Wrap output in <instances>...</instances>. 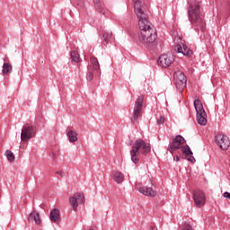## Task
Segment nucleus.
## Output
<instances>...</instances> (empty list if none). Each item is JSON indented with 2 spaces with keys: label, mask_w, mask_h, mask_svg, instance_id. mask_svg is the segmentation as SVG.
<instances>
[{
  "label": "nucleus",
  "mask_w": 230,
  "mask_h": 230,
  "mask_svg": "<svg viewBox=\"0 0 230 230\" xmlns=\"http://www.w3.org/2000/svg\"><path fill=\"white\" fill-rule=\"evenodd\" d=\"M157 230V229H156Z\"/></svg>",
  "instance_id": "34"
},
{
  "label": "nucleus",
  "mask_w": 230,
  "mask_h": 230,
  "mask_svg": "<svg viewBox=\"0 0 230 230\" xmlns=\"http://www.w3.org/2000/svg\"><path fill=\"white\" fill-rule=\"evenodd\" d=\"M173 161H176V163H179L181 161V158L179 157V155H174Z\"/></svg>",
  "instance_id": "31"
},
{
  "label": "nucleus",
  "mask_w": 230,
  "mask_h": 230,
  "mask_svg": "<svg viewBox=\"0 0 230 230\" xmlns=\"http://www.w3.org/2000/svg\"><path fill=\"white\" fill-rule=\"evenodd\" d=\"M5 156L7 158V161H14L15 160V155H13V153L10 150L5 151Z\"/></svg>",
  "instance_id": "24"
},
{
  "label": "nucleus",
  "mask_w": 230,
  "mask_h": 230,
  "mask_svg": "<svg viewBox=\"0 0 230 230\" xmlns=\"http://www.w3.org/2000/svg\"><path fill=\"white\" fill-rule=\"evenodd\" d=\"M186 143V140L182 137V136L178 135L172 140V145L170 146L171 150H179V148H182L183 144Z\"/></svg>",
  "instance_id": "12"
},
{
  "label": "nucleus",
  "mask_w": 230,
  "mask_h": 230,
  "mask_svg": "<svg viewBox=\"0 0 230 230\" xmlns=\"http://www.w3.org/2000/svg\"><path fill=\"white\" fill-rule=\"evenodd\" d=\"M188 19L195 31H206V22L202 15V0L188 1Z\"/></svg>",
  "instance_id": "2"
},
{
  "label": "nucleus",
  "mask_w": 230,
  "mask_h": 230,
  "mask_svg": "<svg viewBox=\"0 0 230 230\" xmlns=\"http://www.w3.org/2000/svg\"><path fill=\"white\" fill-rule=\"evenodd\" d=\"M182 55L184 57H191L193 55V51L188 48V46L183 45Z\"/></svg>",
  "instance_id": "20"
},
{
  "label": "nucleus",
  "mask_w": 230,
  "mask_h": 230,
  "mask_svg": "<svg viewBox=\"0 0 230 230\" xmlns=\"http://www.w3.org/2000/svg\"><path fill=\"white\" fill-rule=\"evenodd\" d=\"M173 76L176 89H179V91H184V89H186V84L188 83L186 75L181 71H178L173 75Z\"/></svg>",
  "instance_id": "7"
},
{
  "label": "nucleus",
  "mask_w": 230,
  "mask_h": 230,
  "mask_svg": "<svg viewBox=\"0 0 230 230\" xmlns=\"http://www.w3.org/2000/svg\"><path fill=\"white\" fill-rule=\"evenodd\" d=\"M13 69V68L12 66V64H10V63H4L3 64L2 73H3V75H8L9 73H12Z\"/></svg>",
  "instance_id": "18"
},
{
  "label": "nucleus",
  "mask_w": 230,
  "mask_h": 230,
  "mask_svg": "<svg viewBox=\"0 0 230 230\" xmlns=\"http://www.w3.org/2000/svg\"><path fill=\"white\" fill-rule=\"evenodd\" d=\"M90 62L93 65V68L94 71H99L100 69V63L98 62V58L92 57L90 58Z\"/></svg>",
  "instance_id": "19"
},
{
  "label": "nucleus",
  "mask_w": 230,
  "mask_h": 230,
  "mask_svg": "<svg viewBox=\"0 0 230 230\" xmlns=\"http://www.w3.org/2000/svg\"><path fill=\"white\" fill-rule=\"evenodd\" d=\"M181 152L185 155H193V152L191 151V149L189 147V146H185L181 147Z\"/></svg>",
  "instance_id": "23"
},
{
  "label": "nucleus",
  "mask_w": 230,
  "mask_h": 230,
  "mask_svg": "<svg viewBox=\"0 0 230 230\" xmlns=\"http://www.w3.org/2000/svg\"><path fill=\"white\" fill-rule=\"evenodd\" d=\"M152 147L149 143L145 142V140L138 138L135 141L132 148L130 150L131 161L134 164L139 163V155H146L150 154Z\"/></svg>",
  "instance_id": "3"
},
{
  "label": "nucleus",
  "mask_w": 230,
  "mask_h": 230,
  "mask_svg": "<svg viewBox=\"0 0 230 230\" xmlns=\"http://www.w3.org/2000/svg\"><path fill=\"white\" fill-rule=\"evenodd\" d=\"M135 13L138 19V28L140 33L138 40L144 46L148 44H154L157 39V32H155V27L148 21V15L141 7V2L139 0H133Z\"/></svg>",
  "instance_id": "1"
},
{
  "label": "nucleus",
  "mask_w": 230,
  "mask_h": 230,
  "mask_svg": "<svg viewBox=\"0 0 230 230\" xmlns=\"http://www.w3.org/2000/svg\"><path fill=\"white\" fill-rule=\"evenodd\" d=\"M194 107L197 112V122L199 125L206 126L208 125V114L206 113V111L204 110V106L202 105V102L200 100L197 99L194 101Z\"/></svg>",
  "instance_id": "4"
},
{
  "label": "nucleus",
  "mask_w": 230,
  "mask_h": 230,
  "mask_svg": "<svg viewBox=\"0 0 230 230\" xmlns=\"http://www.w3.org/2000/svg\"><path fill=\"white\" fill-rule=\"evenodd\" d=\"M138 191L142 193V195H146V197H155V195H157V192L150 187H140Z\"/></svg>",
  "instance_id": "13"
},
{
  "label": "nucleus",
  "mask_w": 230,
  "mask_h": 230,
  "mask_svg": "<svg viewBox=\"0 0 230 230\" xmlns=\"http://www.w3.org/2000/svg\"><path fill=\"white\" fill-rule=\"evenodd\" d=\"M96 8H102V4H100V0H95Z\"/></svg>",
  "instance_id": "30"
},
{
  "label": "nucleus",
  "mask_w": 230,
  "mask_h": 230,
  "mask_svg": "<svg viewBox=\"0 0 230 230\" xmlns=\"http://www.w3.org/2000/svg\"><path fill=\"white\" fill-rule=\"evenodd\" d=\"M194 204L197 208H202L206 204V195L202 190L193 191Z\"/></svg>",
  "instance_id": "10"
},
{
  "label": "nucleus",
  "mask_w": 230,
  "mask_h": 230,
  "mask_svg": "<svg viewBox=\"0 0 230 230\" xmlns=\"http://www.w3.org/2000/svg\"><path fill=\"white\" fill-rule=\"evenodd\" d=\"M164 123V117H160V119L157 120V125H163Z\"/></svg>",
  "instance_id": "28"
},
{
  "label": "nucleus",
  "mask_w": 230,
  "mask_h": 230,
  "mask_svg": "<svg viewBox=\"0 0 230 230\" xmlns=\"http://www.w3.org/2000/svg\"><path fill=\"white\" fill-rule=\"evenodd\" d=\"M175 60V57L173 56V54L170 53V54H164L161 55L158 59H157V64L158 66H160V67H170V66H172V64H173Z\"/></svg>",
  "instance_id": "8"
},
{
  "label": "nucleus",
  "mask_w": 230,
  "mask_h": 230,
  "mask_svg": "<svg viewBox=\"0 0 230 230\" xmlns=\"http://www.w3.org/2000/svg\"><path fill=\"white\" fill-rule=\"evenodd\" d=\"M28 220L35 222L36 226H39L40 224V215H39V212L33 211L29 215Z\"/></svg>",
  "instance_id": "14"
},
{
  "label": "nucleus",
  "mask_w": 230,
  "mask_h": 230,
  "mask_svg": "<svg viewBox=\"0 0 230 230\" xmlns=\"http://www.w3.org/2000/svg\"><path fill=\"white\" fill-rule=\"evenodd\" d=\"M216 143L220 146L222 150H227L229 148V137L227 136H224L222 134H217L215 137Z\"/></svg>",
  "instance_id": "11"
},
{
  "label": "nucleus",
  "mask_w": 230,
  "mask_h": 230,
  "mask_svg": "<svg viewBox=\"0 0 230 230\" xmlns=\"http://www.w3.org/2000/svg\"><path fill=\"white\" fill-rule=\"evenodd\" d=\"M37 134V127L34 125L26 124L22 128L21 141L28 143L30 139H33V137Z\"/></svg>",
  "instance_id": "5"
},
{
  "label": "nucleus",
  "mask_w": 230,
  "mask_h": 230,
  "mask_svg": "<svg viewBox=\"0 0 230 230\" xmlns=\"http://www.w3.org/2000/svg\"><path fill=\"white\" fill-rule=\"evenodd\" d=\"M49 218L51 222H58L60 218V211L57 208H54L50 211Z\"/></svg>",
  "instance_id": "16"
},
{
  "label": "nucleus",
  "mask_w": 230,
  "mask_h": 230,
  "mask_svg": "<svg viewBox=\"0 0 230 230\" xmlns=\"http://www.w3.org/2000/svg\"><path fill=\"white\" fill-rule=\"evenodd\" d=\"M102 37L104 39V42H111V40L114 39L111 31L104 32Z\"/></svg>",
  "instance_id": "22"
},
{
  "label": "nucleus",
  "mask_w": 230,
  "mask_h": 230,
  "mask_svg": "<svg viewBox=\"0 0 230 230\" xmlns=\"http://www.w3.org/2000/svg\"><path fill=\"white\" fill-rule=\"evenodd\" d=\"M174 49H175L176 53H181V54H182L183 47L181 46V45H176V46L174 47Z\"/></svg>",
  "instance_id": "26"
},
{
  "label": "nucleus",
  "mask_w": 230,
  "mask_h": 230,
  "mask_svg": "<svg viewBox=\"0 0 230 230\" xmlns=\"http://www.w3.org/2000/svg\"><path fill=\"white\" fill-rule=\"evenodd\" d=\"M52 159L53 161L57 159V153H52Z\"/></svg>",
  "instance_id": "33"
},
{
  "label": "nucleus",
  "mask_w": 230,
  "mask_h": 230,
  "mask_svg": "<svg viewBox=\"0 0 230 230\" xmlns=\"http://www.w3.org/2000/svg\"><path fill=\"white\" fill-rule=\"evenodd\" d=\"M66 136L70 143H76L78 141V133L75 130L67 131Z\"/></svg>",
  "instance_id": "15"
},
{
  "label": "nucleus",
  "mask_w": 230,
  "mask_h": 230,
  "mask_svg": "<svg viewBox=\"0 0 230 230\" xmlns=\"http://www.w3.org/2000/svg\"><path fill=\"white\" fill-rule=\"evenodd\" d=\"M113 180L117 184H121L123 181L125 180V176L120 172H115L113 173Z\"/></svg>",
  "instance_id": "17"
},
{
  "label": "nucleus",
  "mask_w": 230,
  "mask_h": 230,
  "mask_svg": "<svg viewBox=\"0 0 230 230\" xmlns=\"http://www.w3.org/2000/svg\"><path fill=\"white\" fill-rule=\"evenodd\" d=\"M70 57L73 60V62H80V54H78L75 50H73L70 53Z\"/></svg>",
  "instance_id": "21"
},
{
  "label": "nucleus",
  "mask_w": 230,
  "mask_h": 230,
  "mask_svg": "<svg viewBox=\"0 0 230 230\" xmlns=\"http://www.w3.org/2000/svg\"><path fill=\"white\" fill-rule=\"evenodd\" d=\"M188 161H190V163H195V157H193L192 155H188V158H187Z\"/></svg>",
  "instance_id": "27"
},
{
  "label": "nucleus",
  "mask_w": 230,
  "mask_h": 230,
  "mask_svg": "<svg viewBox=\"0 0 230 230\" xmlns=\"http://www.w3.org/2000/svg\"><path fill=\"white\" fill-rule=\"evenodd\" d=\"M223 196L225 197V199H229V200H230V193L229 192H225L223 194Z\"/></svg>",
  "instance_id": "32"
},
{
  "label": "nucleus",
  "mask_w": 230,
  "mask_h": 230,
  "mask_svg": "<svg viewBox=\"0 0 230 230\" xmlns=\"http://www.w3.org/2000/svg\"><path fill=\"white\" fill-rule=\"evenodd\" d=\"M56 173L58 175H60V177H64L66 175V172H64V171H58V172H56Z\"/></svg>",
  "instance_id": "29"
},
{
  "label": "nucleus",
  "mask_w": 230,
  "mask_h": 230,
  "mask_svg": "<svg viewBox=\"0 0 230 230\" xmlns=\"http://www.w3.org/2000/svg\"><path fill=\"white\" fill-rule=\"evenodd\" d=\"M85 199V197L84 196V193H75L72 197L69 199L70 206H72L74 211H76L78 209V204H84V200Z\"/></svg>",
  "instance_id": "9"
},
{
  "label": "nucleus",
  "mask_w": 230,
  "mask_h": 230,
  "mask_svg": "<svg viewBox=\"0 0 230 230\" xmlns=\"http://www.w3.org/2000/svg\"><path fill=\"white\" fill-rule=\"evenodd\" d=\"M144 102H145V95H139L135 102L132 121H137V119L141 118V112H143Z\"/></svg>",
  "instance_id": "6"
},
{
  "label": "nucleus",
  "mask_w": 230,
  "mask_h": 230,
  "mask_svg": "<svg viewBox=\"0 0 230 230\" xmlns=\"http://www.w3.org/2000/svg\"><path fill=\"white\" fill-rule=\"evenodd\" d=\"M93 78H94V74H93V71L91 68L88 67V72L86 74V80L88 82H92Z\"/></svg>",
  "instance_id": "25"
}]
</instances>
